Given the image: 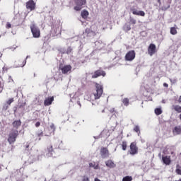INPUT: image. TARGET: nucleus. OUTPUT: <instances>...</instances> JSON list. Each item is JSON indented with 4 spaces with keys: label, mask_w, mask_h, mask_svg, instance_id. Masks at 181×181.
Segmentation results:
<instances>
[{
    "label": "nucleus",
    "mask_w": 181,
    "mask_h": 181,
    "mask_svg": "<svg viewBox=\"0 0 181 181\" xmlns=\"http://www.w3.org/2000/svg\"><path fill=\"white\" fill-rule=\"evenodd\" d=\"M135 51L131 50L128 52L126 55H125V60L126 62H132L133 60L135 59Z\"/></svg>",
    "instance_id": "20e7f679"
},
{
    "label": "nucleus",
    "mask_w": 181,
    "mask_h": 181,
    "mask_svg": "<svg viewBox=\"0 0 181 181\" xmlns=\"http://www.w3.org/2000/svg\"><path fill=\"white\" fill-rule=\"evenodd\" d=\"M53 101H54V97L47 98L44 101V105H46V106L52 105V103H53Z\"/></svg>",
    "instance_id": "2eb2a0df"
},
{
    "label": "nucleus",
    "mask_w": 181,
    "mask_h": 181,
    "mask_svg": "<svg viewBox=\"0 0 181 181\" xmlns=\"http://www.w3.org/2000/svg\"><path fill=\"white\" fill-rule=\"evenodd\" d=\"M154 112L156 115H160L162 114V107L156 108Z\"/></svg>",
    "instance_id": "b1692460"
},
{
    "label": "nucleus",
    "mask_w": 181,
    "mask_h": 181,
    "mask_svg": "<svg viewBox=\"0 0 181 181\" xmlns=\"http://www.w3.org/2000/svg\"><path fill=\"white\" fill-rule=\"evenodd\" d=\"M62 32V28L59 25H55L51 30V36H59Z\"/></svg>",
    "instance_id": "7ed1b4c3"
},
{
    "label": "nucleus",
    "mask_w": 181,
    "mask_h": 181,
    "mask_svg": "<svg viewBox=\"0 0 181 181\" xmlns=\"http://www.w3.org/2000/svg\"><path fill=\"white\" fill-rule=\"evenodd\" d=\"M133 15H138L139 16H145V12L143 11H134Z\"/></svg>",
    "instance_id": "6ab92c4d"
},
{
    "label": "nucleus",
    "mask_w": 181,
    "mask_h": 181,
    "mask_svg": "<svg viewBox=\"0 0 181 181\" xmlns=\"http://www.w3.org/2000/svg\"><path fill=\"white\" fill-rule=\"evenodd\" d=\"M95 88H96V93L90 95L89 98H88L87 96H85V100H87L88 101H94V100H98V98H100V97L103 95V84L96 83Z\"/></svg>",
    "instance_id": "f257e3e1"
},
{
    "label": "nucleus",
    "mask_w": 181,
    "mask_h": 181,
    "mask_svg": "<svg viewBox=\"0 0 181 181\" xmlns=\"http://www.w3.org/2000/svg\"><path fill=\"white\" fill-rule=\"evenodd\" d=\"M17 136H18V130H14L11 132L8 139L9 144H13V142L16 141Z\"/></svg>",
    "instance_id": "39448f33"
},
{
    "label": "nucleus",
    "mask_w": 181,
    "mask_h": 181,
    "mask_svg": "<svg viewBox=\"0 0 181 181\" xmlns=\"http://www.w3.org/2000/svg\"><path fill=\"white\" fill-rule=\"evenodd\" d=\"M35 127L37 128V127H40V122H37L36 124H35Z\"/></svg>",
    "instance_id": "e433bc0d"
},
{
    "label": "nucleus",
    "mask_w": 181,
    "mask_h": 181,
    "mask_svg": "<svg viewBox=\"0 0 181 181\" xmlns=\"http://www.w3.org/2000/svg\"><path fill=\"white\" fill-rule=\"evenodd\" d=\"M132 23H133V25H135V23H136V21L132 19L131 20Z\"/></svg>",
    "instance_id": "c9c22d12"
},
{
    "label": "nucleus",
    "mask_w": 181,
    "mask_h": 181,
    "mask_svg": "<svg viewBox=\"0 0 181 181\" xmlns=\"http://www.w3.org/2000/svg\"><path fill=\"white\" fill-rule=\"evenodd\" d=\"M81 181H90V177H88L87 175H84L82 177Z\"/></svg>",
    "instance_id": "7c9ffc66"
},
{
    "label": "nucleus",
    "mask_w": 181,
    "mask_h": 181,
    "mask_svg": "<svg viewBox=\"0 0 181 181\" xmlns=\"http://www.w3.org/2000/svg\"><path fill=\"white\" fill-rule=\"evenodd\" d=\"M95 45H98V42H95Z\"/></svg>",
    "instance_id": "49530a36"
},
{
    "label": "nucleus",
    "mask_w": 181,
    "mask_h": 181,
    "mask_svg": "<svg viewBox=\"0 0 181 181\" xmlns=\"http://www.w3.org/2000/svg\"><path fill=\"white\" fill-rule=\"evenodd\" d=\"M130 155H136L138 153V147L135 143H132L130 145Z\"/></svg>",
    "instance_id": "1a4fd4ad"
},
{
    "label": "nucleus",
    "mask_w": 181,
    "mask_h": 181,
    "mask_svg": "<svg viewBox=\"0 0 181 181\" xmlns=\"http://www.w3.org/2000/svg\"><path fill=\"white\" fill-rule=\"evenodd\" d=\"M163 87L168 88V87H169V85L168 83H163Z\"/></svg>",
    "instance_id": "4c0bfd02"
},
{
    "label": "nucleus",
    "mask_w": 181,
    "mask_h": 181,
    "mask_svg": "<svg viewBox=\"0 0 181 181\" xmlns=\"http://www.w3.org/2000/svg\"><path fill=\"white\" fill-rule=\"evenodd\" d=\"M25 64H26V60H25L22 64L18 65L17 67H23L25 66Z\"/></svg>",
    "instance_id": "f704fd0d"
},
{
    "label": "nucleus",
    "mask_w": 181,
    "mask_h": 181,
    "mask_svg": "<svg viewBox=\"0 0 181 181\" xmlns=\"http://www.w3.org/2000/svg\"><path fill=\"white\" fill-rule=\"evenodd\" d=\"M170 33L173 35H177V30L176 29V28L172 27L170 28Z\"/></svg>",
    "instance_id": "5701e85b"
},
{
    "label": "nucleus",
    "mask_w": 181,
    "mask_h": 181,
    "mask_svg": "<svg viewBox=\"0 0 181 181\" xmlns=\"http://www.w3.org/2000/svg\"><path fill=\"white\" fill-rule=\"evenodd\" d=\"M170 81L173 83H176V81H173L172 79H170Z\"/></svg>",
    "instance_id": "37998d69"
},
{
    "label": "nucleus",
    "mask_w": 181,
    "mask_h": 181,
    "mask_svg": "<svg viewBox=\"0 0 181 181\" xmlns=\"http://www.w3.org/2000/svg\"><path fill=\"white\" fill-rule=\"evenodd\" d=\"M6 28H11V23H8L6 24Z\"/></svg>",
    "instance_id": "58836bf2"
},
{
    "label": "nucleus",
    "mask_w": 181,
    "mask_h": 181,
    "mask_svg": "<svg viewBox=\"0 0 181 181\" xmlns=\"http://www.w3.org/2000/svg\"><path fill=\"white\" fill-rule=\"evenodd\" d=\"M173 110H175L176 112H181V106L178 105H173Z\"/></svg>",
    "instance_id": "4be33fe9"
},
{
    "label": "nucleus",
    "mask_w": 181,
    "mask_h": 181,
    "mask_svg": "<svg viewBox=\"0 0 181 181\" xmlns=\"http://www.w3.org/2000/svg\"><path fill=\"white\" fill-rule=\"evenodd\" d=\"M50 128H52V129H54V124H52L50 125Z\"/></svg>",
    "instance_id": "ea45409f"
},
{
    "label": "nucleus",
    "mask_w": 181,
    "mask_h": 181,
    "mask_svg": "<svg viewBox=\"0 0 181 181\" xmlns=\"http://www.w3.org/2000/svg\"><path fill=\"white\" fill-rule=\"evenodd\" d=\"M46 152V155L48 158H51V156H53V153H54V151H53V146H49L47 148Z\"/></svg>",
    "instance_id": "ddd939ff"
},
{
    "label": "nucleus",
    "mask_w": 181,
    "mask_h": 181,
    "mask_svg": "<svg viewBox=\"0 0 181 181\" xmlns=\"http://www.w3.org/2000/svg\"><path fill=\"white\" fill-rule=\"evenodd\" d=\"M71 52H73V49H71V47H68L67 49L66 50V54H71Z\"/></svg>",
    "instance_id": "2f4dec72"
},
{
    "label": "nucleus",
    "mask_w": 181,
    "mask_h": 181,
    "mask_svg": "<svg viewBox=\"0 0 181 181\" xmlns=\"http://www.w3.org/2000/svg\"><path fill=\"white\" fill-rule=\"evenodd\" d=\"M36 8V3L33 0H29L26 3V8L28 9V11H35V8Z\"/></svg>",
    "instance_id": "0eeeda50"
},
{
    "label": "nucleus",
    "mask_w": 181,
    "mask_h": 181,
    "mask_svg": "<svg viewBox=\"0 0 181 181\" xmlns=\"http://www.w3.org/2000/svg\"><path fill=\"white\" fill-rule=\"evenodd\" d=\"M13 101H14L13 98H11L7 100L3 107L4 110H8V108H9V105H11V104H12Z\"/></svg>",
    "instance_id": "4468645a"
},
{
    "label": "nucleus",
    "mask_w": 181,
    "mask_h": 181,
    "mask_svg": "<svg viewBox=\"0 0 181 181\" xmlns=\"http://www.w3.org/2000/svg\"><path fill=\"white\" fill-rule=\"evenodd\" d=\"M30 28L33 37L35 39H39L40 37V29H39V27L35 23H33Z\"/></svg>",
    "instance_id": "f03ea898"
},
{
    "label": "nucleus",
    "mask_w": 181,
    "mask_h": 181,
    "mask_svg": "<svg viewBox=\"0 0 181 181\" xmlns=\"http://www.w3.org/2000/svg\"><path fill=\"white\" fill-rule=\"evenodd\" d=\"M21 120L14 121L13 122V127L14 128H16V129H18V128H19V127H21Z\"/></svg>",
    "instance_id": "aec40b11"
},
{
    "label": "nucleus",
    "mask_w": 181,
    "mask_h": 181,
    "mask_svg": "<svg viewBox=\"0 0 181 181\" xmlns=\"http://www.w3.org/2000/svg\"><path fill=\"white\" fill-rule=\"evenodd\" d=\"M9 78H10L9 83H11V81H12V83H13V79H12V77L9 76Z\"/></svg>",
    "instance_id": "a19ab883"
},
{
    "label": "nucleus",
    "mask_w": 181,
    "mask_h": 181,
    "mask_svg": "<svg viewBox=\"0 0 181 181\" xmlns=\"http://www.w3.org/2000/svg\"><path fill=\"white\" fill-rule=\"evenodd\" d=\"M174 135H180L181 134V125L175 127L173 130Z\"/></svg>",
    "instance_id": "f3484780"
},
{
    "label": "nucleus",
    "mask_w": 181,
    "mask_h": 181,
    "mask_svg": "<svg viewBox=\"0 0 181 181\" xmlns=\"http://www.w3.org/2000/svg\"><path fill=\"white\" fill-rule=\"evenodd\" d=\"M123 151H127V141H123L122 144Z\"/></svg>",
    "instance_id": "c756f323"
},
{
    "label": "nucleus",
    "mask_w": 181,
    "mask_h": 181,
    "mask_svg": "<svg viewBox=\"0 0 181 181\" xmlns=\"http://www.w3.org/2000/svg\"><path fill=\"white\" fill-rule=\"evenodd\" d=\"M134 131H135V132H139L140 129H139V126H135V127L134 128Z\"/></svg>",
    "instance_id": "72a5a7b5"
},
{
    "label": "nucleus",
    "mask_w": 181,
    "mask_h": 181,
    "mask_svg": "<svg viewBox=\"0 0 181 181\" xmlns=\"http://www.w3.org/2000/svg\"><path fill=\"white\" fill-rule=\"evenodd\" d=\"M88 12L86 10H83L81 15L82 16V18H83V19H87V18H88Z\"/></svg>",
    "instance_id": "412c9836"
},
{
    "label": "nucleus",
    "mask_w": 181,
    "mask_h": 181,
    "mask_svg": "<svg viewBox=\"0 0 181 181\" xmlns=\"http://www.w3.org/2000/svg\"><path fill=\"white\" fill-rule=\"evenodd\" d=\"M122 103L124 105H125L126 107H128V105H129V100L128 98H124L122 100Z\"/></svg>",
    "instance_id": "393cba45"
},
{
    "label": "nucleus",
    "mask_w": 181,
    "mask_h": 181,
    "mask_svg": "<svg viewBox=\"0 0 181 181\" xmlns=\"http://www.w3.org/2000/svg\"><path fill=\"white\" fill-rule=\"evenodd\" d=\"M115 151H117V148H115Z\"/></svg>",
    "instance_id": "8fccbe9b"
},
{
    "label": "nucleus",
    "mask_w": 181,
    "mask_h": 181,
    "mask_svg": "<svg viewBox=\"0 0 181 181\" xmlns=\"http://www.w3.org/2000/svg\"><path fill=\"white\" fill-rule=\"evenodd\" d=\"M175 172L177 175H181V166L177 165L176 167Z\"/></svg>",
    "instance_id": "cd10ccee"
},
{
    "label": "nucleus",
    "mask_w": 181,
    "mask_h": 181,
    "mask_svg": "<svg viewBox=\"0 0 181 181\" xmlns=\"http://www.w3.org/2000/svg\"><path fill=\"white\" fill-rule=\"evenodd\" d=\"M37 136H43V132L42 131H39L36 134Z\"/></svg>",
    "instance_id": "473e14b6"
},
{
    "label": "nucleus",
    "mask_w": 181,
    "mask_h": 181,
    "mask_svg": "<svg viewBox=\"0 0 181 181\" xmlns=\"http://www.w3.org/2000/svg\"><path fill=\"white\" fill-rule=\"evenodd\" d=\"M100 155L103 158H108L110 156L108 149L107 148H102L100 149Z\"/></svg>",
    "instance_id": "f8f14e48"
},
{
    "label": "nucleus",
    "mask_w": 181,
    "mask_h": 181,
    "mask_svg": "<svg viewBox=\"0 0 181 181\" xmlns=\"http://www.w3.org/2000/svg\"><path fill=\"white\" fill-rule=\"evenodd\" d=\"M158 2H160V0H158Z\"/></svg>",
    "instance_id": "de8ad7c7"
},
{
    "label": "nucleus",
    "mask_w": 181,
    "mask_h": 181,
    "mask_svg": "<svg viewBox=\"0 0 181 181\" xmlns=\"http://www.w3.org/2000/svg\"><path fill=\"white\" fill-rule=\"evenodd\" d=\"M124 29L126 32L131 30V25H129V24L124 25Z\"/></svg>",
    "instance_id": "bb28decb"
},
{
    "label": "nucleus",
    "mask_w": 181,
    "mask_h": 181,
    "mask_svg": "<svg viewBox=\"0 0 181 181\" xmlns=\"http://www.w3.org/2000/svg\"><path fill=\"white\" fill-rule=\"evenodd\" d=\"M45 181H46V180H45Z\"/></svg>",
    "instance_id": "3c124183"
},
{
    "label": "nucleus",
    "mask_w": 181,
    "mask_h": 181,
    "mask_svg": "<svg viewBox=\"0 0 181 181\" xmlns=\"http://www.w3.org/2000/svg\"><path fill=\"white\" fill-rule=\"evenodd\" d=\"M178 103H179L180 104H181V96H180V98H179V99H178Z\"/></svg>",
    "instance_id": "79ce46f5"
},
{
    "label": "nucleus",
    "mask_w": 181,
    "mask_h": 181,
    "mask_svg": "<svg viewBox=\"0 0 181 181\" xmlns=\"http://www.w3.org/2000/svg\"><path fill=\"white\" fill-rule=\"evenodd\" d=\"M105 71H101V70H98L95 71V73L92 76V78H97L98 77H100L103 76V77H105Z\"/></svg>",
    "instance_id": "9b49d317"
},
{
    "label": "nucleus",
    "mask_w": 181,
    "mask_h": 181,
    "mask_svg": "<svg viewBox=\"0 0 181 181\" xmlns=\"http://www.w3.org/2000/svg\"><path fill=\"white\" fill-rule=\"evenodd\" d=\"M40 139H40V138H39V139H38V141H40Z\"/></svg>",
    "instance_id": "09e8293b"
},
{
    "label": "nucleus",
    "mask_w": 181,
    "mask_h": 181,
    "mask_svg": "<svg viewBox=\"0 0 181 181\" xmlns=\"http://www.w3.org/2000/svg\"><path fill=\"white\" fill-rule=\"evenodd\" d=\"M158 156H159L160 158H162V155H161L160 153H159Z\"/></svg>",
    "instance_id": "a18cd8bd"
},
{
    "label": "nucleus",
    "mask_w": 181,
    "mask_h": 181,
    "mask_svg": "<svg viewBox=\"0 0 181 181\" xmlns=\"http://www.w3.org/2000/svg\"><path fill=\"white\" fill-rule=\"evenodd\" d=\"M5 70H7V69L5 66H4L3 67V71H5Z\"/></svg>",
    "instance_id": "c03bdc74"
},
{
    "label": "nucleus",
    "mask_w": 181,
    "mask_h": 181,
    "mask_svg": "<svg viewBox=\"0 0 181 181\" xmlns=\"http://www.w3.org/2000/svg\"><path fill=\"white\" fill-rule=\"evenodd\" d=\"M60 70L63 74H69V73H71V66L70 65H64L60 67Z\"/></svg>",
    "instance_id": "6e6552de"
},
{
    "label": "nucleus",
    "mask_w": 181,
    "mask_h": 181,
    "mask_svg": "<svg viewBox=\"0 0 181 181\" xmlns=\"http://www.w3.org/2000/svg\"><path fill=\"white\" fill-rule=\"evenodd\" d=\"M148 53L149 56H152L153 54L156 53V45H155V44H151L148 46Z\"/></svg>",
    "instance_id": "9d476101"
},
{
    "label": "nucleus",
    "mask_w": 181,
    "mask_h": 181,
    "mask_svg": "<svg viewBox=\"0 0 181 181\" xmlns=\"http://www.w3.org/2000/svg\"><path fill=\"white\" fill-rule=\"evenodd\" d=\"M163 162L165 165H170V157L165 156L162 157Z\"/></svg>",
    "instance_id": "a211bd4d"
},
{
    "label": "nucleus",
    "mask_w": 181,
    "mask_h": 181,
    "mask_svg": "<svg viewBox=\"0 0 181 181\" xmlns=\"http://www.w3.org/2000/svg\"><path fill=\"white\" fill-rule=\"evenodd\" d=\"M105 165L107 168L112 169V168H115V163L112 160H108L105 161Z\"/></svg>",
    "instance_id": "dca6fc26"
},
{
    "label": "nucleus",
    "mask_w": 181,
    "mask_h": 181,
    "mask_svg": "<svg viewBox=\"0 0 181 181\" xmlns=\"http://www.w3.org/2000/svg\"><path fill=\"white\" fill-rule=\"evenodd\" d=\"M122 181H132V177L126 176L123 178Z\"/></svg>",
    "instance_id": "c85d7f7f"
},
{
    "label": "nucleus",
    "mask_w": 181,
    "mask_h": 181,
    "mask_svg": "<svg viewBox=\"0 0 181 181\" xmlns=\"http://www.w3.org/2000/svg\"><path fill=\"white\" fill-rule=\"evenodd\" d=\"M89 167L93 168V169H98V164H95V163H90Z\"/></svg>",
    "instance_id": "a878e982"
},
{
    "label": "nucleus",
    "mask_w": 181,
    "mask_h": 181,
    "mask_svg": "<svg viewBox=\"0 0 181 181\" xmlns=\"http://www.w3.org/2000/svg\"><path fill=\"white\" fill-rule=\"evenodd\" d=\"M86 5V0H76V6L74 7L75 11H81Z\"/></svg>",
    "instance_id": "423d86ee"
}]
</instances>
